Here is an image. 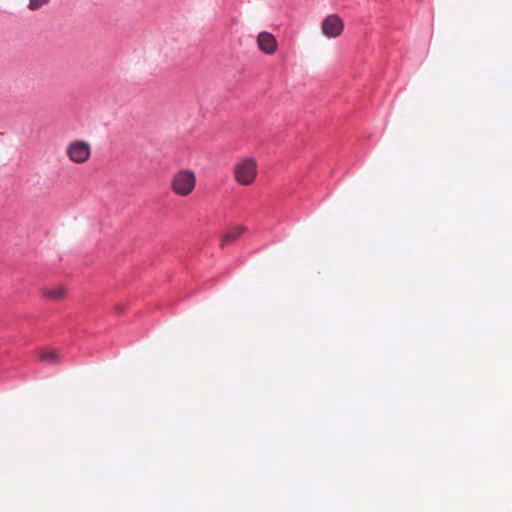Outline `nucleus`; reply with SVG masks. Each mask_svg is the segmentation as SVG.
I'll return each instance as SVG.
<instances>
[{"label":"nucleus","mask_w":512,"mask_h":512,"mask_svg":"<svg viewBox=\"0 0 512 512\" xmlns=\"http://www.w3.org/2000/svg\"><path fill=\"white\" fill-rule=\"evenodd\" d=\"M196 181L194 171L190 169H180L172 175L170 189L179 197H188L195 190Z\"/></svg>","instance_id":"1"},{"label":"nucleus","mask_w":512,"mask_h":512,"mask_svg":"<svg viewBox=\"0 0 512 512\" xmlns=\"http://www.w3.org/2000/svg\"><path fill=\"white\" fill-rule=\"evenodd\" d=\"M236 182L243 186L252 185L257 177V162L253 158L239 160L233 167Z\"/></svg>","instance_id":"2"},{"label":"nucleus","mask_w":512,"mask_h":512,"mask_svg":"<svg viewBox=\"0 0 512 512\" xmlns=\"http://www.w3.org/2000/svg\"><path fill=\"white\" fill-rule=\"evenodd\" d=\"M91 145L84 140H74L66 148L68 159L75 164H84L91 157Z\"/></svg>","instance_id":"3"},{"label":"nucleus","mask_w":512,"mask_h":512,"mask_svg":"<svg viewBox=\"0 0 512 512\" xmlns=\"http://www.w3.org/2000/svg\"><path fill=\"white\" fill-rule=\"evenodd\" d=\"M344 29V23L342 19L335 15L327 16L321 25L322 33L328 38H336L341 35Z\"/></svg>","instance_id":"4"},{"label":"nucleus","mask_w":512,"mask_h":512,"mask_svg":"<svg viewBox=\"0 0 512 512\" xmlns=\"http://www.w3.org/2000/svg\"><path fill=\"white\" fill-rule=\"evenodd\" d=\"M258 48L265 54L272 55L277 51L278 42L269 32H260L257 36Z\"/></svg>","instance_id":"5"},{"label":"nucleus","mask_w":512,"mask_h":512,"mask_svg":"<svg viewBox=\"0 0 512 512\" xmlns=\"http://www.w3.org/2000/svg\"><path fill=\"white\" fill-rule=\"evenodd\" d=\"M42 295L50 301H60L65 298L66 289L63 286L45 288L42 290Z\"/></svg>","instance_id":"6"},{"label":"nucleus","mask_w":512,"mask_h":512,"mask_svg":"<svg viewBox=\"0 0 512 512\" xmlns=\"http://www.w3.org/2000/svg\"><path fill=\"white\" fill-rule=\"evenodd\" d=\"M246 227L243 225H233L226 230V244L236 241L244 232Z\"/></svg>","instance_id":"7"},{"label":"nucleus","mask_w":512,"mask_h":512,"mask_svg":"<svg viewBox=\"0 0 512 512\" xmlns=\"http://www.w3.org/2000/svg\"><path fill=\"white\" fill-rule=\"evenodd\" d=\"M40 360L49 364H54L59 362L60 357L56 351H43L40 354Z\"/></svg>","instance_id":"8"},{"label":"nucleus","mask_w":512,"mask_h":512,"mask_svg":"<svg viewBox=\"0 0 512 512\" xmlns=\"http://www.w3.org/2000/svg\"><path fill=\"white\" fill-rule=\"evenodd\" d=\"M50 0H29L28 9L31 11H36L42 6L49 3Z\"/></svg>","instance_id":"9"}]
</instances>
